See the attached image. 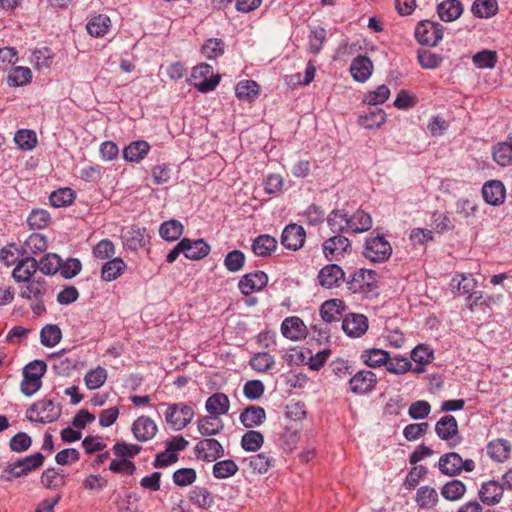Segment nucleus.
I'll use <instances>...</instances> for the list:
<instances>
[{
	"mask_svg": "<svg viewBox=\"0 0 512 512\" xmlns=\"http://www.w3.org/2000/svg\"><path fill=\"white\" fill-rule=\"evenodd\" d=\"M343 310V302L339 299L325 301L320 308V315L325 322L331 323L338 319Z\"/></svg>",
	"mask_w": 512,
	"mask_h": 512,
	"instance_id": "41",
	"label": "nucleus"
},
{
	"mask_svg": "<svg viewBox=\"0 0 512 512\" xmlns=\"http://www.w3.org/2000/svg\"><path fill=\"white\" fill-rule=\"evenodd\" d=\"M438 468L443 475L457 476L465 472H472L475 469V462L472 459L463 460L456 452L443 454L438 461Z\"/></svg>",
	"mask_w": 512,
	"mask_h": 512,
	"instance_id": "5",
	"label": "nucleus"
},
{
	"mask_svg": "<svg viewBox=\"0 0 512 512\" xmlns=\"http://www.w3.org/2000/svg\"><path fill=\"white\" fill-rule=\"evenodd\" d=\"M411 361L419 364H430L434 360V350L426 344H419L412 349Z\"/></svg>",
	"mask_w": 512,
	"mask_h": 512,
	"instance_id": "62",
	"label": "nucleus"
},
{
	"mask_svg": "<svg viewBox=\"0 0 512 512\" xmlns=\"http://www.w3.org/2000/svg\"><path fill=\"white\" fill-rule=\"evenodd\" d=\"M47 365L42 360H34L23 369V380L20 384L21 392L25 396H32L42 386L41 378L45 374Z\"/></svg>",
	"mask_w": 512,
	"mask_h": 512,
	"instance_id": "3",
	"label": "nucleus"
},
{
	"mask_svg": "<svg viewBox=\"0 0 512 512\" xmlns=\"http://www.w3.org/2000/svg\"><path fill=\"white\" fill-rule=\"evenodd\" d=\"M189 500L199 508L209 509L214 504L213 495L203 487H194L189 492Z\"/></svg>",
	"mask_w": 512,
	"mask_h": 512,
	"instance_id": "45",
	"label": "nucleus"
},
{
	"mask_svg": "<svg viewBox=\"0 0 512 512\" xmlns=\"http://www.w3.org/2000/svg\"><path fill=\"white\" fill-rule=\"evenodd\" d=\"M372 217L364 210L358 209L351 216L348 215V230L353 233H363L371 229Z\"/></svg>",
	"mask_w": 512,
	"mask_h": 512,
	"instance_id": "29",
	"label": "nucleus"
},
{
	"mask_svg": "<svg viewBox=\"0 0 512 512\" xmlns=\"http://www.w3.org/2000/svg\"><path fill=\"white\" fill-rule=\"evenodd\" d=\"M62 338V332L60 328L55 324H49L44 326L40 332L41 344L45 347L56 346Z\"/></svg>",
	"mask_w": 512,
	"mask_h": 512,
	"instance_id": "49",
	"label": "nucleus"
},
{
	"mask_svg": "<svg viewBox=\"0 0 512 512\" xmlns=\"http://www.w3.org/2000/svg\"><path fill=\"white\" fill-rule=\"evenodd\" d=\"M498 11L496 0H475L472 5V12L479 18H490Z\"/></svg>",
	"mask_w": 512,
	"mask_h": 512,
	"instance_id": "51",
	"label": "nucleus"
},
{
	"mask_svg": "<svg viewBox=\"0 0 512 512\" xmlns=\"http://www.w3.org/2000/svg\"><path fill=\"white\" fill-rule=\"evenodd\" d=\"M205 408L211 415H216L217 417L225 415L230 408L229 398L224 393H215L206 400Z\"/></svg>",
	"mask_w": 512,
	"mask_h": 512,
	"instance_id": "30",
	"label": "nucleus"
},
{
	"mask_svg": "<svg viewBox=\"0 0 512 512\" xmlns=\"http://www.w3.org/2000/svg\"><path fill=\"white\" fill-rule=\"evenodd\" d=\"M417 59L420 66L424 69H435L439 67L443 61L441 55L426 49L419 50Z\"/></svg>",
	"mask_w": 512,
	"mask_h": 512,
	"instance_id": "63",
	"label": "nucleus"
},
{
	"mask_svg": "<svg viewBox=\"0 0 512 512\" xmlns=\"http://www.w3.org/2000/svg\"><path fill=\"white\" fill-rule=\"evenodd\" d=\"M107 379V371L103 367L89 370L84 377L85 385L89 390L100 388Z\"/></svg>",
	"mask_w": 512,
	"mask_h": 512,
	"instance_id": "56",
	"label": "nucleus"
},
{
	"mask_svg": "<svg viewBox=\"0 0 512 512\" xmlns=\"http://www.w3.org/2000/svg\"><path fill=\"white\" fill-rule=\"evenodd\" d=\"M183 254L190 260H200L210 253V245L203 239L191 240L182 239Z\"/></svg>",
	"mask_w": 512,
	"mask_h": 512,
	"instance_id": "22",
	"label": "nucleus"
},
{
	"mask_svg": "<svg viewBox=\"0 0 512 512\" xmlns=\"http://www.w3.org/2000/svg\"><path fill=\"white\" fill-rule=\"evenodd\" d=\"M245 462H248L249 467L259 474H264L268 472V470L273 465V458L267 456L264 453H259L253 456H250L249 458H245Z\"/></svg>",
	"mask_w": 512,
	"mask_h": 512,
	"instance_id": "55",
	"label": "nucleus"
},
{
	"mask_svg": "<svg viewBox=\"0 0 512 512\" xmlns=\"http://www.w3.org/2000/svg\"><path fill=\"white\" fill-rule=\"evenodd\" d=\"M350 249V240L341 234H336L328 238L322 244L323 254L329 261L339 260L344 257L345 253Z\"/></svg>",
	"mask_w": 512,
	"mask_h": 512,
	"instance_id": "11",
	"label": "nucleus"
},
{
	"mask_svg": "<svg viewBox=\"0 0 512 512\" xmlns=\"http://www.w3.org/2000/svg\"><path fill=\"white\" fill-rule=\"evenodd\" d=\"M511 451V443L508 440L502 438L492 440L486 445L487 455L492 461L498 463H504L506 460H508Z\"/></svg>",
	"mask_w": 512,
	"mask_h": 512,
	"instance_id": "21",
	"label": "nucleus"
},
{
	"mask_svg": "<svg viewBox=\"0 0 512 512\" xmlns=\"http://www.w3.org/2000/svg\"><path fill=\"white\" fill-rule=\"evenodd\" d=\"M387 98H369V108L358 118V123L365 129H374L382 126L386 121V113L378 105L383 104Z\"/></svg>",
	"mask_w": 512,
	"mask_h": 512,
	"instance_id": "10",
	"label": "nucleus"
},
{
	"mask_svg": "<svg viewBox=\"0 0 512 512\" xmlns=\"http://www.w3.org/2000/svg\"><path fill=\"white\" fill-rule=\"evenodd\" d=\"M225 42L221 38H208L201 46V54L208 60H215L224 55Z\"/></svg>",
	"mask_w": 512,
	"mask_h": 512,
	"instance_id": "35",
	"label": "nucleus"
},
{
	"mask_svg": "<svg viewBox=\"0 0 512 512\" xmlns=\"http://www.w3.org/2000/svg\"><path fill=\"white\" fill-rule=\"evenodd\" d=\"M264 443V436L256 430H249L241 438V447L247 452L258 451Z\"/></svg>",
	"mask_w": 512,
	"mask_h": 512,
	"instance_id": "50",
	"label": "nucleus"
},
{
	"mask_svg": "<svg viewBox=\"0 0 512 512\" xmlns=\"http://www.w3.org/2000/svg\"><path fill=\"white\" fill-rule=\"evenodd\" d=\"M347 285L352 293L362 294L365 297H374L378 294L377 273L371 269H359L351 275Z\"/></svg>",
	"mask_w": 512,
	"mask_h": 512,
	"instance_id": "2",
	"label": "nucleus"
},
{
	"mask_svg": "<svg viewBox=\"0 0 512 512\" xmlns=\"http://www.w3.org/2000/svg\"><path fill=\"white\" fill-rule=\"evenodd\" d=\"M27 285L22 288L21 296L26 299H41L47 291L46 282L43 278H37L26 282Z\"/></svg>",
	"mask_w": 512,
	"mask_h": 512,
	"instance_id": "44",
	"label": "nucleus"
},
{
	"mask_svg": "<svg viewBox=\"0 0 512 512\" xmlns=\"http://www.w3.org/2000/svg\"><path fill=\"white\" fill-rule=\"evenodd\" d=\"M306 238V232L301 225L289 224L281 234V244L289 250H299L303 247Z\"/></svg>",
	"mask_w": 512,
	"mask_h": 512,
	"instance_id": "14",
	"label": "nucleus"
},
{
	"mask_svg": "<svg viewBox=\"0 0 512 512\" xmlns=\"http://www.w3.org/2000/svg\"><path fill=\"white\" fill-rule=\"evenodd\" d=\"M156 423L149 417L141 416L132 425V432L138 441H148L157 433Z\"/></svg>",
	"mask_w": 512,
	"mask_h": 512,
	"instance_id": "25",
	"label": "nucleus"
},
{
	"mask_svg": "<svg viewBox=\"0 0 512 512\" xmlns=\"http://www.w3.org/2000/svg\"><path fill=\"white\" fill-rule=\"evenodd\" d=\"M392 247L384 236L376 235L365 240L363 255L373 263H382L390 258Z\"/></svg>",
	"mask_w": 512,
	"mask_h": 512,
	"instance_id": "7",
	"label": "nucleus"
},
{
	"mask_svg": "<svg viewBox=\"0 0 512 512\" xmlns=\"http://www.w3.org/2000/svg\"><path fill=\"white\" fill-rule=\"evenodd\" d=\"M111 27V20L107 15L98 14L93 16L87 23L86 29L93 37H102L108 33Z\"/></svg>",
	"mask_w": 512,
	"mask_h": 512,
	"instance_id": "36",
	"label": "nucleus"
},
{
	"mask_svg": "<svg viewBox=\"0 0 512 512\" xmlns=\"http://www.w3.org/2000/svg\"><path fill=\"white\" fill-rule=\"evenodd\" d=\"M61 261L57 254H46L38 263V269L45 275H53L60 271Z\"/></svg>",
	"mask_w": 512,
	"mask_h": 512,
	"instance_id": "61",
	"label": "nucleus"
},
{
	"mask_svg": "<svg viewBox=\"0 0 512 512\" xmlns=\"http://www.w3.org/2000/svg\"><path fill=\"white\" fill-rule=\"evenodd\" d=\"M166 407L165 421L174 431H181L193 420L195 412L192 404L187 403H161Z\"/></svg>",
	"mask_w": 512,
	"mask_h": 512,
	"instance_id": "1",
	"label": "nucleus"
},
{
	"mask_svg": "<svg viewBox=\"0 0 512 512\" xmlns=\"http://www.w3.org/2000/svg\"><path fill=\"white\" fill-rule=\"evenodd\" d=\"M268 276L263 271H255L241 277L238 287L242 294L248 296L253 292L260 291L266 287Z\"/></svg>",
	"mask_w": 512,
	"mask_h": 512,
	"instance_id": "15",
	"label": "nucleus"
},
{
	"mask_svg": "<svg viewBox=\"0 0 512 512\" xmlns=\"http://www.w3.org/2000/svg\"><path fill=\"white\" fill-rule=\"evenodd\" d=\"M415 501L421 509H431L438 502L437 491L430 486H422L417 490Z\"/></svg>",
	"mask_w": 512,
	"mask_h": 512,
	"instance_id": "38",
	"label": "nucleus"
},
{
	"mask_svg": "<svg viewBox=\"0 0 512 512\" xmlns=\"http://www.w3.org/2000/svg\"><path fill=\"white\" fill-rule=\"evenodd\" d=\"M389 353L382 349H371L362 354L364 363L369 367L386 366Z\"/></svg>",
	"mask_w": 512,
	"mask_h": 512,
	"instance_id": "60",
	"label": "nucleus"
},
{
	"mask_svg": "<svg viewBox=\"0 0 512 512\" xmlns=\"http://www.w3.org/2000/svg\"><path fill=\"white\" fill-rule=\"evenodd\" d=\"M438 16L442 21L452 22L463 13V5L460 0H443L437 6Z\"/></svg>",
	"mask_w": 512,
	"mask_h": 512,
	"instance_id": "27",
	"label": "nucleus"
},
{
	"mask_svg": "<svg viewBox=\"0 0 512 512\" xmlns=\"http://www.w3.org/2000/svg\"><path fill=\"white\" fill-rule=\"evenodd\" d=\"M345 273L337 264H328L318 273V281L322 287L332 288L340 285L344 280Z\"/></svg>",
	"mask_w": 512,
	"mask_h": 512,
	"instance_id": "19",
	"label": "nucleus"
},
{
	"mask_svg": "<svg viewBox=\"0 0 512 512\" xmlns=\"http://www.w3.org/2000/svg\"><path fill=\"white\" fill-rule=\"evenodd\" d=\"M14 141L21 150L30 151L37 144V136L33 130L20 129L15 133Z\"/></svg>",
	"mask_w": 512,
	"mask_h": 512,
	"instance_id": "53",
	"label": "nucleus"
},
{
	"mask_svg": "<svg viewBox=\"0 0 512 512\" xmlns=\"http://www.w3.org/2000/svg\"><path fill=\"white\" fill-rule=\"evenodd\" d=\"M40 481L44 487L57 490L67 484V475L62 469L50 467L42 472Z\"/></svg>",
	"mask_w": 512,
	"mask_h": 512,
	"instance_id": "26",
	"label": "nucleus"
},
{
	"mask_svg": "<svg viewBox=\"0 0 512 512\" xmlns=\"http://www.w3.org/2000/svg\"><path fill=\"white\" fill-rule=\"evenodd\" d=\"M276 247V239L267 234L259 235L252 243L253 252L260 257H267L271 255V253L275 251Z\"/></svg>",
	"mask_w": 512,
	"mask_h": 512,
	"instance_id": "37",
	"label": "nucleus"
},
{
	"mask_svg": "<svg viewBox=\"0 0 512 512\" xmlns=\"http://www.w3.org/2000/svg\"><path fill=\"white\" fill-rule=\"evenodd\" d=\"M47 239L39 233H32L24 243L25 254H40L47 249Z\"/></svg>",
	"mask_w": 512,
	"mask_h": 512,
	"instance_id": "52",
	"label": "nucleus"
},
{
	"mask_svg": "<svg viewBox=\"0 0 512 512\" xmlns=\"http://www.w3.org/2000/svg\"><path fill=\"white\" fill-rule=\"evenodd\" d=\"M503 492L504 486L500 482L489 480L482 483L478 496L483 504L493 506L501 501Z\"/></svg>",
	"mask_w": 512,
	"mask_h": 512,
	"instance_id": "17",
	"label": "nucleus"
},
{
	"mask_svg": "<svg viewBox=\"0 0 512 512\" xmlns=\"http://www.w3.org/2000/svg\"><path fill=\"white\" fill-rule=\"evenodd\" d=\"M237 471H238V466L231 459H226V460H221V461L216 462L213 465V469H212L213 476L217 479L229 478L231 476H234L237 473Z\"/></svg>",
	"mask_w": 512,
	"mask_h": 512,
	"instance_id": "58",
	"label": "nucleus"
},
{
	"mask_svg": "<svg viewBox=\"0 0 512 512\" xmlns=\"http://www.w3.org/2000/svg\"><path fill=\"white\" fill-rule=\"evenodd\" d=\"M221 75L215 74L213 67L207 63H201L192 69L190 83L200 93L213 91L220 83Z\"/></svg>",
	"mask_w": 512,
	"mask_h": 512,
	"instance_id": "4",
	"label": "nucleus"
},
{
	"mask_svg": "<svg viewBox=\"0 0 512 512\" xmlns=\"http://www.w3.org/2000/svg\"><path fill=\"white\" fill-rule=\"evenodd\" d=\"M61 415V409L56 407L51 399H42L30 406L27 410V419L37 423H52Z\"/></svg>",
	"mask_w": 512,
	"mask_h": 512,
	"instance_id": "6",
	"label": "nucleus"
},
{
	"mask_svg": "<svg viewBox=\"0 0 512 512\" xmlns=\"http://www.w3.org/2000/svg\"><path fill=\"white\" fill-rule=\"evenodd\" d=\"M435 433L451 449L460 445L463 440L459 433L458 422L452 415H445L436 422Z\"/></svg>",
	"mask_w": 512,
	"mask_h": 512,
	"instance_id": "8",
	"label": "nucleus"
},
{
	"mask_svg": "<svg viewBox=\"0 0 512 512\" xmlns=\"http://www.w3.org/2000/svg\"><path fill=\"white\" fill-rule=\"evenodd\" d=\"M195 453L198 458L212 462L224 455V448L218 440L208 438L201 440L196 444Z\"/></svg>",
	"mask_w": 512,
	"mask_h": 512,
	"instance_id": "16",
	"label": "nucleus"
},
{
	"mask_svg": "<svg viewBox=\"0 0 512 512\" xmlns=\"http://www.w3.org/2000/svg\"><path fill=\"white\" fill-rule=\"evenodd\" d=\"M31 80V70L28 67L23 66L12 68L7 77L8 84L15 87L27 85Z\"/></svg>",
	"mask_w": 512,
	"mask_h": 512,
	"instance_id": "47",
	"label": "nucleus"
},
{
	"mask_svg": "<svg viewBox=\"0 0 512 512\" xmlns=\"http://www.w3.org/2000/svg\"><path fill=\"white\" fill-rule=\"evenodd\" d=\"M368 327V318L360 313H349L342 320V329L351 338L363 336Z\"/></svg>",
	"mask_w": 512,
	"mask_h": 512,
	"instance_id": "13",
	"label": "nucleus"
},
{
	"mask_svg": "<svg viewBox=\"0 0 512 512\" xmlns=\"http://www.w3.org/2000/svg\"><path fill=\"white\" fill-rule=\"evenodd\" d=\"M38 269V262L31 256H25L17 264L12 272L13 279L20 282H29Z\"/></svg>",
	"mask_w": 512,
	"mask_h": 512,
	"instance_id": "24",
	"label": "nucleus"
},
{
	"mask_svg": "<svg viewBox=\"0 0 512 512\" xmlns=\"http://www.w3.org/2000/svg\"><path fill=\"white\" fill-rule=\"evenodd\" d=\"M472 60L477 68H493L497 63V54L495 51L483 50L476 53Z\"/></svg>",
	"mask_w": 512,
	"mask_h": 512,
	"instance_id": "64",
	"label": "nucleus"
},
{
	"mask_svg": "<svg viewBox=\"0 0 512 512\" xmlns=\"http://www.w3.org/2000/svg\"><path fill=\"white\" fill-rule=\"evenodd\" d=\"M184 227L180 221L172 219L165 221L159 228L160 236L169 242L178 240L183 234Z\"/></svg>",
	"mask_w": 512,
	"mask_h": 512,
	"instance_id": "40",
	"label": "nucleus"
},
{
	"mask_svg": "<svg viewBox=\"0 0 512 512\" xmlns=\"http://www.w3.org/2000/svg\"><path fill=\"white\" fill-rule=\"evenodd\" d=\"M282 335L292 341H299L306 337L307 327L303 320L297 316L287 317L281 324Z\"/></svg>",
	"mask_w": 512,
	"mask_h": 512,
	"instance_id": "18",
	"label": "nucleus"
},
{
	"mask_svg": "<svg viewBox=\"0 0 512 512\" xmlns=\"http://www.w3.org/2000/svg\"><path fill=\"white\" fill-rule=\"evenodd\" d=\"M239 420L246 428L259 427L266 421V411L261 406L250 405L242 410Z\"/></svg>",
	"mask_w": 512,
	"mask_h": 512,
	"instance_id": "23",
	"label": "nucleus"
},
{
	"mask_svg": "<svg viewBox=\"0 0 512 512\" xmlns=\"http://www.w3.org/2000/svg\"><path fill=\"white\" fill-rule=\"evenodd\" d=\"M198 431L203 436H214L219 434L224 428V422L216 415H207L201 417L197 422Z\"/></svg>",
	"mask_w": 512,
	"mask_h": 512,
	"instance_id": "32",
	"label": "nucleus"
},
{
	"mask_svg": "<svg viewBox=\"0 0 512 512\" xmlns=\"http://www.w3.org/2000/svg\"><path fill=\"white\" fill-rule=\"evenodd\" d=\"M477 282L471 274L455 275L450 281V288L458 296L467 295L476 289Z\"/></svg>",
	"mask_w": 512,
	"mask_h": 512,
	"instance_id": "31",
	"label": "nucleus"
},
{
	"mask_svg": "<svg viewBox=\"0 0 512 512\" xmlns=\"http://www.w3.org/2000/svg\"><path fill=\"white\" fill-rule=\"evenodd\" d=\"M126 268L127 265L121 258H113L103 264L101 278L107 282L114 281L124 273Z\"/></svg>",
	"mask_w": 512,
	"mask_h": 512,
	"instance_id": "33",
	"label": "nucleus"
},
{
	"mask_svg": "<svg viewBox=\"0 0 512 512\" xmlns=\"http://www.w3.org/2000/svg\"><path fill=\"white\" fill-rule=\"evenodd\" d=\"M330 230L336 234H342L348 230V214L344 210H333L327 217Z\"/></svg>",
	"mask_w": 512,
	"mask_h": 512,
	"instance_id": "42",
	"label": "nucleus"
},
{
	"mask_svg": "<svg viewBox=\"0 0 512 512\" xmlns=\"http://www.w3.org/2000/svg\"><path fill=\"white\" fill-rule=\"evenodd\" d=\"M482 195L490 205L499 206L505 201L506 189L499 180H490L483 185Z\"/></svg>",
	"mask_w": 512,
	"mask_h": 512,
	"instance_id": "20",
	"label": "nucleus"
},
{
	"mask_svg": "<svg viewBox=\"0 0 512 512\" xmlns=\"http://www.w3.org/2000/svg\"><path fill=\"white\" fill-rule=\"evenodd\" d=\"M54 59V54L48 48L37 49L32 52L31 63L37 70L50 69Z\"/></svg>",
	"mask_w": 512,
	"mask_h": 512,
	"instance_id": "48",
	"label": "nucleus"
},
{
	"mask_svg": "<svg viewBox=\"0 0 512 512\" xmlns=\"http://www.w3.org/2000/svg\"><path fill=\"white\" fill-rule=\"evenodd\" d=\"M373 64L366 56H358L350 65V73L358 82L366 81L372 74Z\"/></svg>",
	"mask_w": 512,
	"mask_h": 512,
	"instance_id": "28",
	"label": "nucleus"
},
{
	"mask_svg": "<svg viewBox=\"0 0 512 512\" xmlns=\"http://www.w3.org/2000/svg\"><path fill=\"white\" fill-rule=\"evenodd\" d=\"M510 142H501L493 147L492 155L494 161L503 167L512 164V137Z\"/></svg>",
	"mask_w": 512,
	"mask_h": 512,
	"instance_id": "39",
	"label": "nucleus"
},
{
	"mask_svg": "<svg viewBox=\"0 0 512 512\" xmlns=\"http://www.w3.org/2000/svg\"><path fill=\"white\" fill-rule=\"evenodd\" d=\"M75 199V192L71 188H61L51 193L49 201L56 208L65 207Z\"/></svg>",
	"mask_w": 512,
	"mask_h": 512,
	"instance_id": "59",
	"label": "nucleus"
},
{
	"mask_svg": "<svg viewBox=\"0 0 512 512\" xmlns=\"http://www.w3.org/2000/svg\"><path fill=\"white\" fill-rule=\"evenodd\" d=\"M150 145L144 140L130 143L123 149V158L129 162H140L148 154Z\"/></svg>",
	"mask_w": 512,
	"mask_h": 512,
	"instance_id": "34",
	"label": "nucleus"
},
{
	"mask_svg": "<svg viewBox=\"0 0 512 512\" xmlns=\"http://www.w3.org/2000/svg\"><path fill=\"white\" fill-rule=\"evenodd\" d=\"M385 367L389 373L402 375L410 371L411 360L400 355L394 357L389 356Z\"/></svg>",
	"mask_w": 512,
	"mask_h": 512,
	"instance_id": "57",
	"label": "nucleus"
},
{
	"mask_svg": "<svg viewBox=\"0 0 512 512\" xmlns=\"http://www.w3.org/2000/svg\"><path fill=\"white\" fill-rule=\"evenodd\" d=\"M377 376L370 370H360L349 380L350 391L354 394L364 395L374 390Z\"/></svg>",
	"mask_w": 512,
	"mask_h": 512,
	"instance_id": "12",
	"label": "nucleus"
},
{
	"mask_svg": "<svg viewBox=\"0 0 512 512\" xmlns=\"http://www.w3.org/2000/svg\"><path fill=\"white\" fill-rule=\"evenodd\" d=\"M466 492V486L461 480H451L441 488V495L449 501L461 499Z\"/></svg>",
	"mask_w": 512,
	"mask_h": 512,
	"instance_id": "46",
	"label": "nucleus"
},
{
	"mask_svg": "<svg viewBox=\"0 0 512 512\" xmlns=\"http://www.w3.org/2000/svg\"><path fill=\"white\" fill-rule=\"evenodd\" d=\"M22 250L15 243H9L0 249V261L6 266L16 265L25 256Z\"/></svg>",
	"mask_w": 512,
	"mask_h": 512,
	"instance_id": "43",
	"label": "nucleus"
},
{
	"mask_svg": "<svg viewBox=\"0 0 512 512\" xmlns=\"http://www.w3.org/2000/svg\"><path fill=\"white\" fill-rule=\"evenodd\" d=\"M444 27L434 21L422 20L415 28V38L421 45L437 46L443 39Z\"/></svg>",
	"mask_w": 512,
	"mask_h": 512,
	"instance_id": "9",
	"label": "nucleus"
},
{
	"mask_svg": "<svg viewBox=\"0 0 512 512\" xmlns=\"http://www.w3.org/2000/svg\"><path fill=\"white\" fill-rule=\"evenodd\" d=\"M275 359L267 352L255 353L250 359V366L253 370L264 373L273 368Z\"/></svg>",
	"mask_w": 512,
	"mask_h": 512,
	"instance_id": "54",
	"label": "nucleus"
}]
</instances>
